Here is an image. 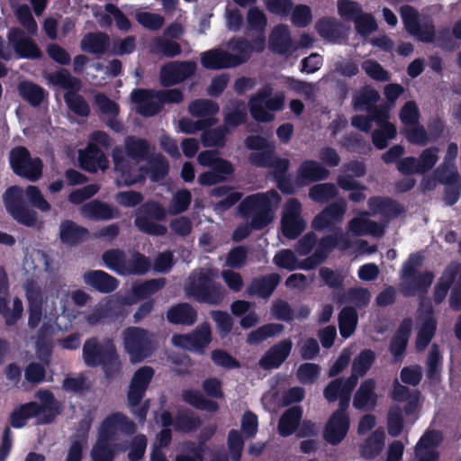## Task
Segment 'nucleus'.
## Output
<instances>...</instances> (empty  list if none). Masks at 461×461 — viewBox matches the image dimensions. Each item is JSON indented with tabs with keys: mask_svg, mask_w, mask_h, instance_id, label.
<instances>
[{
	"mask_svg": "<svg viewBox=\"0 0 461 461\" xmlns=\"http://www.w3.org/2000/svg\"><path fill=\"white\" fill-rule=\"evenodd\" d=\"M80 211L83 217L92 221H109L119 215L117 208L97 199L84 203Z\"/></svg>",
	"mask_w": 461,
	"mask_h": 461,
	"instance_id": "nucleus-33",
	"label": "nucleus"
},
{
	"mask_svg": "<svg viewBox=\"0 0 461 461\" xmlns=\"http://www.w3.org/2000/svg\"><path fill=\"white\" fill-rule=\"evenodd\" d=\"M150 267L151 263L149 258L135 251L131 254V258L126 260L123 276H142L149 272Z\"/></svg>",
	"mask_w": 461,
	"mask_h": 461,
	"instance_id": "nucleus-49",
	"label": "nucleus"
},
{
	"mask_svg": "<svg viewBox=\"0 0 461 461\" xmlns=\"http://www.w3.org/2000/svg\"><path fill=\"white\" fill-rule=\"evenodd\" d=\"M167 321L174 325H194L197 321V311L188 303H178L167 311Z\"/></svg>",
	"mask_w": 461,
	"mask_h": 461,
	"instance_id": "nucleus-39",
	"label": "nucleus"
},
{
	"mask_svg": "<svg viewBox=\"0 0 461 461\" xmlns=\"http://www.w3.org/2000/svg\"><path fill=\"white\" fill-rule=\"evenodd\" d=\"M181 398L185 403L197 410L214 412L219 409V404L217 402L204 398L202 393L198 390H183Z\"/></svg>",
	"mask_w": 461,
	"mask_h": 461,
	"instance_id": "nucleus-44",
	"label": "nucleus"
},
{
	"mask_svg": "<svg viewBox=\"0 0 461 461\" xmlns=\"http://www.w3.org/2000/svg\"><path fill=\"white\" fill-rule=\"evenodd\" d=\"M281 282V276L277 273H271L252 278L247 287V294L249 296H257L262 299H268Z\"/></svg>",
	"mask_w": 461,
	"mask_h": 461,
	"instance_id": "nucleus-29",
	"label": "nucleus"
},
{
	"mask_svg": "<svg viewBox=\"0 0 461 461\" xmlns=\"http://www.w3.org/2000/svg\"><path fill=\"white\" fill-rule=\"evenodd\" d=\"M166 218L167 211L161 203L157 201H147L138 208L134 225L144 234L162 237L167 233V229L158 221H163Z\"/></svg>",
	"mask_w": 461,
	"mask_h": 461,
	"instance_id": "nucleus-9",
	"label": "nucleus"
},
{
	"mask_svg": "<svg viewBox=\"0 0 461 461\" xmlns=\"http://www.w3.org/2000/svg\"><path fill=\"white\" fill-rule=\"evenodd\" d=\"M411 329L412 320L410 317L404 318L390 341L389 351L395 363L402 362L405 356Z\"/></svg>",
	"mask_w": 461,
	"mask_h": 461,
	"instance_id": "nucleus-27",
	"label": "nucleus"
},
{
	"mask_svg": "<svg viewBox=\"0 0 461 461\" xmlns=\"http://www.w3.org/2000/svg\"><path fill=\"white\" fill-rule=\"evenodd\" d=\"M337 303H355L358 307H365L370 301V293L366 288L352 287L347 291H339L334 297Z\"/></svg>",
	"mask_w": 461,
	"mask_h": 461,
	"instance_id": "nucleus-43",
	"label": "nucleus"
},
{
	"mask_svg": "<svg viewBox=\"0 0 461 461\" xmlns=\"http://www.w3.org/2000/svg\"><path fill=\"white\" fill-rule=\"evenodd\" d=\"M430 169H432V147L425 149L419 158L409 156L397 163V170L404 176L423 175Z\"/></svg>",
	"mask_w": 461,
	"mask_h": 461,
	"instance_id": "nucleus-24",
	"label": "nucleus"
},
{
	"mask_svg": "<svg viewBox=\"0 0 461 461\" xmlns=\"http://www.w3.org/2000/svg\"><path fill=\"white\" fill-rule=\"evenodd\" d=\"M89 230L71 220H64L59 225V237L61 243L74 247L87 240Z\"/></svg>",
	"mask_w": 461,
	"mask_h": 461,
	"instance_id": "nucleus-36",
	"label": "nucleus"
},
{
	"mask_svg": "<svg viewBox=\"0 0 461 461\" xmlns=\"http://www.w3.org/2000/svg\"><path fill=\"white\" fill-rule=\"evenodd\" d=\"M196 69L197 65L193 60L170 61L161 67L159 82L165 87L176 86L192 77Z\"/></svg>",
	"mask_w": 461,
	"mask_h": 461,
	"instance_id": "nucleus-12",
	"label": "nucleus"
},
{
	"mask_svg": "<svg viewBox=\"0 0 461 461\" xmlns=\"http://www.w3.org/2000/svg\"><path fill=\"white\" fill-rule=\"evenodd\" d=\"M102 259L105 266L119 275H124L126 253L121 249H111L104 251Z\"/></svg>",
	"mask_w": 461,
	"mask_h": 461,
	"instance_id": "nucleus-54",
	"label": "nucleus"
},
{
	"mask_svg": "<svg viewBox=\"0 0 461 461\" xmlns=\"http://www.w3.org/2000/svg\"><path fill=\"white\" fill-rule=\"evenodd\" d=\"M133 435L137 430L135 422L122 412H113L102 421L98 438L91 450L93 461H114L115 449L111 442L115 439L116 432Z\"/></svg>",
	"mask_w": 461,
	"mask_h": 461,
	"instance_id": "nucleus-5",
	"label": "nucleus"
},
{
	"mask_svg": "<svg viewBox=\"0 0 461 461\" xmlns=\"http://www.w3.org/2000/svg\"><path fill=\"white\" fill-rule=\"evenodd\" d=\"M154 374V369L149 366H143L135 371L130 382L127 393L128 404L130 407L137 406L141 403Z\"/></svg>",
	"mask_w": 461,
	"mask_h": 461,
	"instance_id": "nucleus-16",
	"label": "nucleus"
},
{
	"mask_svg": "<svg viewBox=\"0 0 461 461\" xmlns=\"http://www.w3.org/2000/svg\"><path fill=\"white\" fill-rule=\"evenodd\" d=\"M167 284L165 277L149 279L140 283H135L131 286V292L140 301L148 299L149 296L155 294L159 290L164 288Z\"/></svg>",
	"mask_w": 461,
	"mask_h": 461,
	"instance_id": "nucleus-48",
	"label": "nucleus"
},
{
	"mask_svg": "<svg viewBox=\"0 0 461 461\" xmlns=\"http://www.w3.org/2000/svg\"><path fill=\"white\" fill-rule=\"evenodd\" d=\"M219 271L213 267H200L194 269L185 284V295L200 303L220 305L226 298L224 286L216 279Z\"/></svg>",
	"mask_w": 461,
	"mask_h": 461,
	"instance_id": "nucleus-3",
	"label": "nucleus"
},
{
	"mask_svg": "<svg viewBox=\"0 0 461 461\" xmlns=\"http://www.w3.org/2000/svg\"><path fill=\"white\" fill-rule=\"evenodd\" d=\"M379 93L374 89L366 87L353 98V107L356 111L368 112L379 100Z\"/></svg>",
	"mask_w": 461,
	"mask_h": 461,
	"instance_id": "nucleus-61",
	"label": "nucleus"
},
{
	"mask_svg": "<svg viewBox=\"0 0 461 461\" xmlns=\"http://www.w3.org/2000/svg\"><path fill=\"white\" fill-rule=\"evenodd\" d=\"M280 199L279 194L273 189L266 193L249 194L239 203L238 210L242 217H250L254 230H261L274 221L272 203H278Z\"/></svg>",
	"mask_w": 461,
	"mask_h": 461,
	"instance_id": "nucleus-6",
	"label": "nucleus"
},
{
	"mask_svg": "<svg viewBox=\"0 0 461 461\" xmlns=\"http://www.w3.org/2000/svg\"><path fill=\"white\" fill-rule=\"evenodd\" d=\"M350 428V418L332 413L323 429V438L331 446H338L347 437Z\"/></svg>",
	"mask_w": 461,
	"mask_h": 461,
	"instance_id": "nucleus-25",
	"label": "nucleus"
},
{
	"mask_svg": "<svg viewBox=\"0 0 461 461\" xmlns=\"http://www.w3.org/2000/svg\"><path fill=\"white\" fill-rule=\"evenodd\" d=\"M423 263L424 257L420 252L410 254L400 270L398 287L404 297L420 298L418 321L432 324V298L425 296L432 284V271L421 272Z\"/></svg>",
	"mask_w": 461,
	"mask_h": 461,
	"instance_id": "nucleus-1",
	"label": "nucleus"
},
{
	"mask_svg": "<svg viewBox=\"0 0 461 461\" xmlns=\"http://www.w3.org/2000/svg\"><path fill=\"white\" fill-rule=\"evenodd\" d=\"M301 211L302 205L297 199L287 201L281 220L282 232L285 238L294 240L304 230L305 222L301 217Z\"/></svg>",
	"mask_w": 461,
	"mask_h": 461,
	"instance_id": "nucleus-15",
	"label": "nucleus"
},
{
	"mask_svg": "<svg viewBox=\"0 0 461 461\" xmlns=\"http://www.w3.org/2000/svg\"><path fill=\"white\" fill-rule=\"evenodd\" d=\"M273 88L270 85L263 86L256 95L249 100V112L252 118L258 122H269L274 120L271 112H279L284 109L285 95L283 93L271 96Z\"/></svg>",
	"mask_w": 461,
	"mask_h": 461,
	"instance_id": "nucleus-10",
	"label": "nucleus"
},
{
	"mask_svg": "<svg viewBox=\"0 0 461 461\" xmlns=\"http://www.w3.org/2000/svg\"><path fill=\"white\" fill-rule=\"evenodd\" d=\"M113 161L114 170L121 174L122 181L125 185H131L136 183V179L132 177L131 171V166L128 158H125L123 150L115 147L113 150Z\"/></svg>",
	"mask_w": 461,
	"mask_h": 461,
	"instance_id": "nucleus-47",
	"label": "nucleus"
},
{
	"mask_svg": "<svg viewBox=\"0 0 461 461\" xmlns=\"http://www.w3.org/2000/svg\"><path fill=\"white\" fill-rule=\"evenodd\" d=\"M338 194V189L332 183H321L312 185L309 189V197L316 203H326Z\"/></svg>",
	"mask_w": 461,
	"mask_h": 461,
	"instance_id": "nucleus-57",
	"label": "nucleus"
},
{
	"mask_svg": "<svg viewBox=\"0 0 461 461\" xmlns=\"http://www.w3.org/2000/svg\"><path fill=\"white\" fill-rule=\"evenodd\" d=\"M236 54H232L236 60H231L234 68L247 63L254 51L262 52L266 48V36H256L249 41L245 37H232L227 44Z\"/></svg>",
	"mask_w": 461,
	"mask_h": 461,
	"instance_id": "nucleus-14",
	"label": "nucleus"
},
{
	"mask_svg": "<svg viewBox=\"0 0 461 461\" xmlns=\"http://www.w3.org/2000/svg\"><path fill=\"white\" fill-rule=\"evenodd\" d=\"M234 109L225 113L223 122L227 127L236 128L244 124L247 121L248 114L244 102L235 99L231 102Z\"/></svg>",
	"mask_w": 461,
	"mask_h": 461,
	"instance_id": "nucleus-60",
	"label": "nucleus"
},
{
	"mask_svg": "<svg viewBox=\"0 0 461 461\" xmlns=\"http://www.w3.org/2000/svg\"><path fill=\"white\" fill-rule=\"evenodd\" d=\"M284 330V325L280 323H267L260 326L255 330L249 333L247 337V342L250 345L258 344L267 339V338L273 337L276 334L281 333Z\"/></svg>",
	"mask_w": 461,
	"mask_h": 461,
	"instance_id": "nucleus-56",
	"label": "nucleus"
},
{
	"mask_svg": "<svg viewBox=\"0 0 461 461\" xmlns=\"http://www.w3.org/2000/svg\"><path fill=\"white\" fill-rule=\"evenodd\" d=\"M330 174V170L321 162L305 159L296 169L295 182L298 186L303 187L312 183L326 180Z\"/></svg>",
	"mask_w": 461,
	"mask_h": 461,
	"instance_id": "nucleus-20",
	"label": "nucleus"
},
{
	"mask_svg": "<svg viewBox=\"0 0 461 461\" xmlns=\"http://www.w3.org/2000/svg\"><path fill=\"white\" fill-rule=\"evenodd\" d=\"M122 344L131 364L141 363L152 357L158 348L155 333L137 326L123 330Z\"/></svg>",
	"mask_w": 461,
	"mask_h": 461,
	"instance_id": "nucleus-7",
	"label": "nucleus"
},
{
	"mask_svg": "<svg viewBox=\"0 0 461 461\" xmlns=\"http://www.w3.org/2000/svg\"><path fill=\"white\" fill-rule=\"evenodd\" d=\"M78 160L81 168L89 173H95L99 169L105 170L109 167L108 158L95 143H88L86 148L80 151Z\"/></svg>",
	"mask_w": 461,
	"mask_h": 461,
	"instance_id": "nucleus-26",
	"label": "nucleus"
},
{
	"mask_svg": "<svg viewBox=\"0 0 461 461\" xmlns=\"http://www.w3.org/2000/svg\"><path fill=\"white\" fill-rule=\"evenodd\" d=\"M176 346L190 351L203 352L212 341V330L208 323H203L189 334L175 335Z\"/></svg>",
	"mask_w": 461,
	"mask_h": 461,
	"instance_id": "nucleus-17",
	"label": "nucleus"
},
{
	"mask_svg": "<svg viewBox=\"0 0 461 461\" xmlns=\"http://www.w3.org/2000/svg\"><path fill=\"white\" fill-rule=\"evenodd\" d=\"M111 47L110 36L102 32H87L80 41L82 51L98 56L104 55Z\"/></svg>",
	"mask_w": 461,
	"mask_h": 461,
	"instance_id": "nucleus-38",
	"label": "nucleus"
},
{
	"mask_svg": "<svg viewBox=\"0 0 461 461\" xmlns=\"http://www.w3.org/2000/svg\"><path fill=\"white\" fill-rule=\"evenodd\" d=\"M152 54L162 55L166 58H175L182 53L181 45L174 41L157 37L154 39L151 50Z\"/></svg>",
	"mask_w": 461,
	"mask_h": 461,
	"instance_id": "nucleus-52",
	"label": "nucleus"
},
{
	"mask_svg": "<svg viewBox=\"0 0 461 461\" xmlns=\"http://www.w3.org/2000/svg\"><path fill=\"white\" fill-rule=\"evenodd\" d=\"M217 122L215 118H203L193 121L190 118L183 117L178 122L179 129L186 134H194L200 131L209 129Z\"/></svg>",
	"mask_w": 461,
	"mask_h": 461,
	"instance_id": "nucleus-62",
	"label": "nucleus"
},
{
	"mask_svg": "<svg viewBox=\"0 0 461 461\" xmlns=\"http://www.w3.org/2000/svg\"><path fill=\"white\" fill-rule=\"evenodd\" d=\"M202 424L200 417L190 410L179 411L175 419V429L178 432L189 433L196 430Z\"/></svg>",
	"mask_w": 461,
	"mask_h": 461,
	"instance_id": "nucleus-50",
	"label": "nucleus"
},
{
	"mask_svg": "<svg viewBox=\"0 0 461 461\" xmlns=\"http://www.w3.org/2000/svg\"><path fill=\"white\" fill-rule=\"evenodd\" d=\"M49 80L51 84L66 90L64 101L73 113L81 117H87L90 114L88 103L77 93L82 87L79 78L73 77L68 69L59 68L49 75Z\"/></svg>",
	"mask_w": 461,
	"mask_h": 461,
	"instance_id": "nucleus-8",
	"label": "nucleus"
},
{
	"mask_svg": "<svg viewBox=\"0 0 461 461\" xmlns=\"http://www.w3.org/2000/svg\"><path fill=\"white\" fill-rule=\"evenodd\" d=\"M249 162L257 167L274 168L275 178L286 176L290 167V160L276 156L275 149L265 152H251L249 155Z\"/></svg>",
	"mask_w": 461,
	"mask_h": 461,
	"instance_id": "nucleus-21",
	"label": "nucleus"
},
{
	"mask_svg": "<svg viewBox=\"0 0 461 461\" xmlns=\"http://www.w3.org/2000/svg\"><path fill=\"white\" fill-rule=\"evenodd\" d=\"M37 397L41 402V403L38 402L39 422L41 424L52 423L62 411L60 402L49 390L39 391Z\"/></svg>",
	"mask_w": 461,
	"mask_h": 461,
	"instance_id": "nucleus-30",
	"label": "nucleus"
},
{
	"mask_svg": "<svg viewBox=\"0 0 461 461\" xmlns=\"http://www.w3.org/2000/svg\"><path fill=\"white\" fill-rule=\"evenodd\" d=\"M83 278L86 285L102 294H110L119 286L118 279L103 270H89Z\"/></svg>",
	"mask_w": 461,
	"mask_h": 461,
	"instance_id": "nucleus-35",
	"label": "nucleus"
},
{
	"mask_svg": "<svg viewBox=\"0 0 461 461\" xmlns=\"http://www.w3.org/2000/svg\"><path fill=\"white\" fill-rule=\"evenodd\" d=\"M416 461H432V422L415 446Z\"/></svg>",
	"mask_w": 461,
	"mask_h": 461,
	"instance_id": "nucleus-58",
	"label": "nucleus"
},
{
	"mask_svg": "<svg viewBox=\"0 0 461 461\" xmlns=\"http://www.w3.org/2000/svg\"><path fill=\"white\" fill-rule=\"evenodd\" d=\"M293 344L289 339H284L272 346L259 360V365L264 369L279 367L288 357Z\"/></svg>",
	"mask_w": 461,
	"mask_h": 461,
	"instance_id": "nucleus-34",
	"label": "nucleus"
},
{
	"mask_svg": "<svg viewBox=\"0 0 461 461\" xmlns=\"http://www.w3.org/2000/svg\"><path fill=\"white\" fill-rule=\"evenodd\" d=\"M400 14L406 32L423 42H432V26L423 30L420 23L417 10L411 5H403L400 8Z\"/></svg>",
	"mask_w": 461,
	"mask_h": 461,
	"instance_id": "nucleus-23",
	"label": "nucleus"
},
{
	"mask_svg": "<svg viewBox=\"0 0 461 461\" xmlns=\"http://www.w3.org/2000/svg\"><path fill=\"white\" fill-rule=\"evenodd\" d=\"M347 212V203L344 199L333 202L324 207L312 220V228L316 231L325 230L338 231Z\"/></svg>",
	"mask_w": 461,
	"mask_h": 461,
	"instance_id": "nucleus-13",
	"label": "nucleus"
},
{
	"mask_svg": "<svg viewBox=\"0 0 461 461\" xmlns=\"http://www.w3.org/2000/svg\"><path fill=\"white\" fill-rule=\"evenodd\" d=\"M384 445V432H373L361 445L360 454L365 458H374L383 450Z\"/></svg>",
	"mask_w": 461,
	"mask_h": 461,
	"instance_id": "nucleus-53",
	"label": "nucleus"
},
{
	"mask_svg": "<svg viewBox=\"0 0 461 461\" xmlns=\"http://www.w3.org/2000/svg\"><path fill=\"white\" fill-rule=\"evenodd\" d=\"M7 38L19 58L40 59L42 57V52L37 43L32 38L26 36L22 29L11 28Z\"/></svg>",
	"mask_w": 461,
	"mask_h": 461,
	"instance_id": "nucleus-18",
	"label": "nucleus"
},
{
	"mask_svg": "<svg viewBox=\"0 0 461 461\" xmlns=\"http://www.w3.org/2000/svg\"><path fill=\"white\" fill-rule=\"evenodd\" d=\"M9 164L13 172L31 182H36L42 176L43 162L32 158L29 149L23 146H16L9 152Z\"/></svg>",
	"mask_w": 461,
	"mask_h": 461,
	"instance_id": "nucleus-11",
	"label": "nucleus"
},
{
	"mask_svg": "<svg viewBox=\"0 0 461 461\" xmlns=\"http://www.w3.org/2000/svg\"><path fill=\"white\" fill-rule=\"evenodd\" d=\"M351 246L352 243L348 234L344 233L341 229H338V231L333 234L325 235L317 240L315 251L326 261L333 249L345 251Z\"/></svg>",
	"mask_w": 461,
	"mask_h": 461,
	"instance_id": "nucleus-28",
	"label": "nucleus"
},
{
	"mask_svg": "<svg viewBox=\"0 0 461 461\" xmlns=\"http://www.w3.org/2000/svg\"><path fill=\"white\" fill-rule=\"evenodd\" d=\"M124 151L128 158L137 162L144 161L150 155V144L142 138L127 136L124 140Z\"/></svg>",
	"mask_w": 461,
	"mask_h": 461,
	"instance_id": "nucleus-41",
	"label": "nucleus"
},
{
	"mask_svg": "<svg viewBox=\"0 0 461 461\" xmlns=\"http://www.w3.org/2000/svg\"><path fill=\"white\" fill-rule=\"evenodd\" d=\"M303 417L301 406H292L281 415L277 430L281 437L286 438L293 435L298 429Z\"/></svg>",
	"mask_w": 461,
	"mask_h": 461,
	"instance_id": "nucleus-40",
	"label": "nucleus"
},
{
	"mask_svg": "<svg viewBox=\"0 0 461 461\" xmlns=\"http://www.w3.org/2000/svg\"><path fill=\"white\" fill-rule=\"evenodd\" d=\"M20 96L32 106H39L45 98L46 91L32 81H23L18 85Z\"/></svg>",
	"mask_w": 461,
	"mask_h": 461,
	"instance_id": "nucleus-45",
	"label": "nucleus"
},
{
	"mask_svg": "<svg viewBox=\"0 0 461 461\" xmlns=\"http://www.w3.org/2000/svg\"><path fill=\"white\" fill-rule=\"evenodd\" d=\"M375 386L376 384L373 378L363 381L354 395L353 407L360 411L375 410L378 400Z\"/></svg>",
	"mask_w": 461,
	"mask_h": 461,
	"instance_id": "nucleus-31",
	"label": "nucleus"
},
{
	"mask_svg": "<svg viewBox=\"0 0 461 461\" xmlns=\"http://www.w3.org/2000/svg\"><path fill=\"white\" fill-rule=\"evenodd\" d=\"M246 20L249 30L257 32V36H265L267 18L261 9L258 6L250 7L247 12Z\"/></svg>",
	"mask_w": 461,
	"mask_h": 461,
	"instance_id": "nucleus-55",
	"label": "nucleus"
},
{
	"mask_svg": "<svg viewBox=\"0 0 461 461\" xmlns=\"http://www.w3.org/2000/svg\"><path fill=\"white\" fill-rule=\"evenodd\" d=\"M268 45L273 53L284 56H290L298 50V46L293 41L289 27L283 23L273 28Z\"/></svg>",
	"mask_w": 461,
	"mask_h": 461,
	"instance_id": "nucleus-22",
	"label": "nucleus"
},
{
	"mask_svg": "<svg viewBox=\"0 0 461 461\" xmlns=\"http://www.w3.org/2000/svg\"><path fill=\"white\" fill-rule=\"evenodd\" d=\"M219 110L218 104L210 99H196L188 106L189 113L199 119L214 118Z\"/></svg>",
	"mask_w": 461,
	"mask_h": 461,
	"instance_id": "nucleus-51",
	"label": "nucleus"
},
{
	"mask_svg": "<svg viewBox=\"0 0 461 461\" xmlns=\"http://www.w3.org/2000/svg\"><path fill=\"white\" fill-rule=\"evenodd\" d=\"M39 407L37 402H30L20 404L11 412L9 417L10 424L14 429L23 428L27 420L33 417L39 418Z\"/></svg>",
	"mask_w": 461,
	"mask_h": 461,
	"instance_id": "nucleus-42",
	"label": "nucleus"
},
{
	"mask_svg": "<svg viewBox=\"0 0 461 461\" xmlns=\"http://www.w3.org/2000/svg\"><path fill=\"white\" fill-rule=\"evenodd\" d=\"M158 90L136 88L131 94L132 103L136 104L137 113L144 117H152L158 114L162 104L157 94Z\"/></svg>",
	"mask_w": 461,
	"mask_h": 461,
	"instance_id": "nucleus-19",
	"label": "nucleus"
},
{
	"mask_svg": "<svg viewBox=\"0 0 461 461\" xmlns=\"http://www.w3.org/2000/svg\"><path fill=\"white\" fill-rule=\"evenodd\" d=\"M339 329L340 336L349 338L356 330L358 316L357 310L352 306L344 307L339 313Z\"/></svg>",
	"mask_w": 461,
	"mask_h": 461,
	"instance_id": "nucleus-46",
	"label": "nucleus"
},
{
	"mask_svg": "<svg viewBox=\"0 0 461 461\" xmlns=\"http://www.w3.org/2000/svg\"><path fill=\"white\" fill-rule=\"evenodd\" d=\"M82 358L87 367L101 366L107 381H113L122 376V363L111 339L101 343L97 337L87 339L83 344Z\"/></svg>",
	"mask_w": 461,
	"mask_h": 461,
	"instance_id": "nucleus-4",
	"label": "nucleus"
},
{
	"mask_svg": "<svg viewBox=\"0 0 461 461\" xmlns=\"http://www.w3.org/2000/svg\"><path fill=\"white\" fill-rule=\"evenodd\" d=\"M367 204L373 214H380L388 220L395 219L405 212L404 207L391 197L372 196Z\"/></svg>",
	"mask_w": 461,
	"mask_h": 461,
	"instance_id": "nucleus-32",
	"label": "nucleus"
},
{
	"mask_svg": "<svg viewBox=\"0 0 461 461\" xmlns=\"http://www.w3.org/2000/svg\"><path fill=\"white\" fill-rule=\"evenodd\" d=\"M461 179L456 163L442 162L437 168L434 169V185L436 183L444 185L450 184Z\"/></svg>",
	"mask_w": 461,
	"mask_h": 461,
	"instance_id": "nucleus-59",
	"label": "nucleus"
},
{
	"mask_svg": "<svg viewBox=\"0 0 461 461\" xmlns=\"http://www.w3.org/2000/svg\"><path fill=\"white\" fill-rule=\"evenodd\" d=\"M318 34L325 40H335L340 37V25L333 19L323 17L315 25Z\"/></svg>",
	"mask_w": 461,
	"mask_h": 461,
	"instance_id": "nucleus-64",
	"label": "nucleus"
},
{
	"mask_svg": "<svg viewBox=\"0 0 461 461\" xmlns=\"http://www.w3.org/2000/svg\"><path fill=\"white\" fill-rule=\"evenodd\" d=\"M25 197L32 207L43 212L50 210V203L36 185H28L25 189L19 185H12L4 193L3 200L14 220L26 227H33L37 222V212L29 207Z\"/></svg>",
	"mask_w": 461,
	"mask_h": 461,
	"instance_id": "nucleus-2",
	"label": "nucleus"
},
{
	"mask_svg": "<svg viewBox=\"0 0 461 461\" xmlns=\"http://www.w3.org/2000/svg\"><path fill=\"white\" fill-rule=\"evenodd\" d=\"M232 53L221 49H212L201 54L202 66L210 70H220L225 68H233L231 60H236Z\"/></svg>",
	"mask_w": 461,
	"mask_h": 461,
	"instance_id": "nucleus-37",
	"label": "nucleus"
},
{
	"mask_svg": "<svg viewBox=\"0 0 461 461\" xmlns=\"http://www.w3.org/2000/svg\"><path fill=\"white\" fill-rule=\"evenodd\" d=\"M227 133V129L223 127L204 130L201 137L202 143L206 148H223L226 145Z\"/></svg>",
	"mask_w": 461,
	"mask_h": 461,
	"instance_id": "nucleus-63",
	"label": "nucleus"
}]
</instances>
